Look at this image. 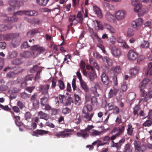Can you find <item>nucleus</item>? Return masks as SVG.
<instances>
[{"label": "nucleus", "instance_id": "obj_54", "mask_svg": "<svg viewBox=\"0 0 152 152\" xmlns=\"http://www.w3.org/2000/svg\"><path fill=\"white\" fill-rule=\"evenodd\" d=\"M71 111V109L67 107L63 108L62 110V113L65 115L69 113Z\"/></svg>", "mask_w": 152, "mask_h": 152}, {"label": "nucleus", "instance_id": "obj_16", "mask_svg": "<svg viewBox=\"0 0 152 152\" xmlns=\"http://www.w3.org/2000/svg\"><path fill=\"white\" fill-rule=\"evenodd\" d=\"M48 132V131L42 129H37L33 132L32 135L38 137L39 135L42 136L44 134H47Z\"/></svg>", "mask_w": 152, "mask_h": 152}, {"label": "nucleus", "instance_id": "obj_22", "mask_svg": "<svg viewBox=\"0 0 152 152\" xmlns=\"http://www.w3.org/2000/svg\"><path fill=\"white\" fill-rule=\"evenodd\" d=\"M150 81V80L148 78H145L143 81L141 82L139 85L140 88L144 89L145 88V86L147 85L148 83Z\"/></svg>", "mask_w": 152, "mask_h": 152}, {"label": "nucleus", "instance_id": "obj_5", "mask_svg": "<svg viewBox=\"0 0 152 152\" xmlns=\"http://www.w3.org/2000/svg\"><path fill=\"white\" fill-rule=\"evenodd\" d=\"M9 4L10 5L8 8V11H14L16 7L18 8L22 4V2L16 0H10L9 1Z\"/></svg>", "mask_w": 152, "mask_h": 152}, {"label": "nucleus", "instance_id": "obj_27", "mask_svg": "<svg viewBox=\"0 0 152 152\" xmlns=\"http://www.w3.org/2000/svg\"><path fill=\"white\" fill-rule=\"evenodd\" d=\"M49 0H36V2L39 5L41 6H45Z\"/></svg>", "mask_w": 152, "mask_h": 152}, {"label": "nucleus", "instance_id": "obj_42", "mask_svg": "<svg viewBox=\"0 0 152 152\" xmlns=\"http://www.w3.org/2000/svg\"><path fill=\"white\" fill-rule=\"evenodd\" d=\"M18 18L16 17H12L7 18V20L9 22L14 23L18 20Z\"/></svg>", "mask_w": 152, "mask_h": 152}, {"label": "nucleus", "instance_id": "obj_50", "mask_svg": "<svg viewBox=\"0 0 152 152\" xmlns=\"http://www.w3.org/2000/svg\"><path fill=\"white\" fill-rule=\"evenodd\" d=\"M112 69L115 72L118 73L121 72V69L119 66H117L112 68Z\"/></svg>", "mask_w": 152, "mask_h": 152}, {"label": "nucleus", "instance_id": "obj_31", "mask_svg": "<svg viewBox=\"0 0 152 152\" xmlns=\"http://www.w3.org/2000/svg\"><path fill=\"white\" fill-rule=\"evenodd\" d=\"M152 68V62H150L148 64V67L144 69L145 75L147 76L149 75V71Z\"/></svg>", "mask_w": 152, "mask_h": 152}, {"label": "nucleus", "instance_id": "obj_61", "mask_svg": "<svg viewBox=\"0 0 152 152\" xmlns=\"http://www.w3.org/2000/svg\"><path fill=\"white\" fill-rule=\"evenodd\" d=\"M97 46L100 48L101 49L103 53H105V52H106V50H105L104 47V46L101 43H98L97 44Z\"/></svg>", "mask_w": 152, "mask_h": 152}, {"label": "nucleus", "instance_id": "obj_48", "mask_svg": "<svg viewBox=\"0 0 152 152\" xmlns=\"http://www.w3.org/2000/svg\"><path fill=\"white\" fill-rule=\"evenodd\" d=\"M85 65L86 64L85 63L83 62L82 61H81L80 65V69L83 74V71H84L85 70V71H86V70L85 68Z\"/></svg>", "mask_w": 152, "mask_h": 152}, {"label": "nucleus", "instance_id": "obj_11", "mask_svg": "<svg viewBox=\"0 0 152 152\" xmlns=\"http://www.w3.org/2000/svg\"><path fill=\"white\" fill-rule=\"evenodd\" d=\"M138 55V53L134 50H130L127 54V57L129 60L134 61L136 60Z\"/></svg>", "mask_w": 152, "mask_h": 152}, {"label": "nucleus", "instance_id": "obj_21", "mask_svg": "<svg viewBox=\"0 0 152 152\" xmlns=\"http://www.w3.org/2000/svg\"><path fill=\"white\" fill-rule=\"evenodd\" d=\"M140 68L135 66L130 70V75L132 77H134L137 74L140 70Z\"/></svg>", "mask_w": 152, "mask_h": 152}, {"label": "nucleus", "instance_id": "obj_62", "mask_svg": "<svg viewBox=\"0 0 152 152\" xmlns=\"http://www.w3.org/2000/svg\"><path fill=\"white\" fill-rule=\"evenodd\" d=\"M32 104L34 107L35 108H38L39 106V102L38 100H37L32 101Z\"/></svg>", "mask_w": 152, "mask_h": 152}, {"label": "nucleus", "instance_id": "obj_51", "mask_svg": "<svg viewBox=\"0 0 152 152\" xmlns=\"http://www.w3.org/2000/svg\"><path fill=\"white\" fill-rule=\"evenodd\" d=\"M0 108L5 111H10L11 110V109L9 107L8 105H6L4 106L0 103Z\"/></svg>", "mask_w": 152, "mask_h": 152}, {"label": "nucleus", "instance_id": "obj_43", "mask_svg": "<svg viewBox=\"0 0 152 152\" xmlns=\"http://www.w3.org/2000/svg\"><path fill=\"white\" fill-rule=\"evenodd\" d=\"M144 89H141L140 88V90L141 94H140V96L142 97H146L147 96L148 97V93L147 94V92L143 90Z\"/></svg>", "mask_w": 152, "mask_h": 152}, {"label": "nucleus", "instance_id": "obj_15", "mask_svg": "<svg viewBox=\"0 0 152 152\" xmlns=\"http://www.w3.org/2000/svg\"><path fill=\"white\" fill-rule=\"evenodd\" d=\"M50 86L49 84L40 85L39 88L41 91V94L45 96L49 95L48 91Z\"/></svg>", "mask_w": 152, "mask_h": 152}, {"label": "nucleus", "instance_id": "obj_47", "mask_svg": "<svg viewBox=\"0 0 152 152\" xmlns=\"http://www.w3.org/2000/svg\"><path fill=\"white\" fill-rule=\"evenodd\" d=\"M118 129L119 131L117 134L119 136L123 133L125 130V127L123 126L120 128H118Z\"/></svg>", "mask_w": 152, "mask_h": 152}, {"label": "nucleus", "instance_id": "obj_34", "mask_svg": "<svg viewBox=\"0 0 152 152\" xmlns=\"http://www.w3.org/2000/svg\"><path fill=\"white\" fill-rule=\"evenodd\" d=\"M140 106L139 105H136L133 108V113L134 115H137V116L139 115L138 114V111L140 110Z\"/></svg>", "mask_w": 152, "mask_h": 152}, {"label": "nucleus", "instance_id": "obj_23", "mask_svg": "<svg viewBox=\"0 0 152 152\" xmlns=\"http://www.w3.org/2000/svg\"><path fill=\"white\" fill-rule=\"evenodd\" d=\"M49 98V95L45 96L40 99V104L41 106H44L48 102Z\"/></svg>", "mask_w": 152, "mask_h": 152}, {"label": "nucleus", "instance_id": "obj_29", "mask_svg": "<svg viewBox=\"0 0 152 152\" xmlns=\"http://www.w3.org/2000/svg\"><path fill=\"white\" fill-rule=\"evenodd\" d=\"M128 128L127 129V134L130 136L132 135L133 132V130L134 128H133L132 124L130 123L128 125Z\"/></svg>", "mask_w": 152, "mask_h": 152}, {"label": "nucleus", "instance_id": "obj_8", "mask_svg": "<svg viewBox=\"0 0 152 152\" xmlns=\"http://www.w3.org/2000/svg\"><path fill=\"white\" fill-rule=\"evenodd\" d=\"M143 22V20L142 18H139L132 22V26L134 28L137 30L141 28Z\"/></svg>", "mask_w": 152, "mask_h": 152}, {"label": "nucleus", "instance_id": "obj_52", "mask_svg": "<svg viewBox=\"0 0 152 152\" xmlns=\"http://www.w3.org/2000/svg\"><path fill=\"white\" fill-rule=\"evenodd\" d=\"M145 58V56L144 55H141L137 59V63L138 64H140L141 62L143 61Z\"/></svg>", "mask_w": 152, "mask_h": 152}, {"label": "nucleus", "instance_id": "obj_14", "mask_svg": "<svg viewBox=\"0 0 152 152\" xmlns=\"http://www.w3.org/2000/svg\"><path fill=\"white\" fill-rule=\"evenodd\" d=\"M126 15V12L123 10H119L115 13V15L116 19L120 20L123 19Z\"/></svg>", "mask_w": 152, "mask_h": 152}, {"label": "nucleus", "instance_id": "obj_60", "mask_svg": "<svg viewBox=\"0 0 152 152\" xmlns=\"http://www.w3.org/2000/svg\"><path fill=\"white\" fill-rule=\"evenodd\" d=\"M127 36L130 37L132 36L134 34V31L132 29H129L127 31Z\"/></svg>", "mask_w": 152, "mask_h": 152}, {"label": "nucleus", "instance_id": "obj_30", "mask_svg": "<svg viewBox=\"0 0 152 152\" xmlns=\"http://www.w3.org/2000/svg\"><path fill=\"white\" fill-rule=\"evenodd\" d=\"M32 53L30 51H26L21 53L20 54V56L21 57H23L28 58L32 55Z\"/></svg>", "mask_w": 152, "mask_h": 152}, {"label": "nucleus", "instance_id": "obj_9", "mask_svg": "<svg viewBox=\"0 0 152 152\" xmlns=\"http://www.w3.org/2000/svg\"><path fill=\"white\" fill-rule=\"evenodd\" d=\"M69 21L70 22V24L68 25V27H71L73 24L76 25V24L80 23H82V22L80 19L76 17V16L75 15H70L69 18Z\"/></svg>", "mask_w": 152, "mask_h": 152}, {"label": "nucleus", "instance_id": "obj_28", "mask_svg": "<svg viewBox=\"0 0 152 152\" xmlns=\"http://www.w3.org/2000/svg\"><path fill=\"white\" fill-rule=\"evenodd\" d=\"M124 152H132V150L131 148V145L128 143L125 145L124 147Z\"/></svg>", "mask_w": 152, "mask_h": 152}, {"label": "nucleus", "instance_id": "obj_1", "mask_svg": "<svg viewBox=\"0 0 152 152\" xmlns=\"http://www.w3.org/2000/svg\"><path fill=\"white\" fill-rule=\"evenodd\" d=\"M94 126L92 125H88L85 129L80 130L79 132L76 134L77 136L79 137H82L83 138H86L89 136L90 133L91 135L96 136L99 135L102 132L94 130L93 128Z\"/></svg>", "mask_w": 152, "mask_h": 152}, {"label": "nucleus", "instance_id": "obj_59", "mask_svg": "<svg viewBox=\"0 0 152 152\" xmlns=\"http://www.w3.org/2000/svg\"><path fill=\"white\" fill-rule=\"evenodd\" d=\"M149 99V97L146 96V97H144V98L140 99L139 101V103H140L145 102L148 101Z\"/></svg>", "mask_w": 152, "mask_h": 152}, {"label": "nucleus", "instance_id": "obj_56", "mask_svg": "<svg viewBox=\"0 0 152 152\" xmlns=\"http://www.w3.org/2000/svg\"><path fill=\"white\" fill-rule=\"evenodd\" d=\"M110 140V137L108 136H106L104 137L103 139V140L104 142L102 143V144H104V145L106 144Z\"/></svg>", "mask_w": 152, "mask_h": 152}, {"label": "nucleus", "instance_id": "obj_13", "mask_svg": "<svg viewBox=\"0 0 152 152\" xmlns=\"http://www.w3.org/2000/svg\"><path fill=\"white\" fill-rule=\"evenodd\" d=\"M101 80L104 86H108L109 83V79L107 75L105 72H102L100 75Z\"/></svg>", "mask_w": 152, "mask_h": 152}, {"label": "nucleus", "instance_id": "obj_35", "mask_svg": "<svg viewBox=\"0 0 152 152\" xmlns=\"http://www.w3.org/2000/svg\"><path fill=\"white\" fill-rule=\"evenodd\" d=\"M152 125V120L148 119L147 120L142 124L144 127H149Z\"/></svg>", "mask_w": 152, "mask_h": 152}, {"label": "nucleus", "instance_id": "obj_44", "mask_svg": "<svg viewBox=\"0 0 152 152\" xmlns=\"http://www.w3.org/2000/svg\"><path fill=\"white\" fill-rule=\"evenodd\" d=\"M92 144L93 146L96 145L97 148L99 147L100 146L104 145V144H102V141L99 140L94 142L92 143Z\"/></svg>", "mask_w": 152, "mask_h": 152}, {"label": "nucleus", "instance_id": "obj_37", "mask_svg": "<svg viewBox=\"0 0 152 152\" xmlns=\"http://www.w3.org/2000/svg\"><path fill=\"white\" fill-rule=\"evenodd\" d=\"M150 45L149 42L148 41L144 40L143 42L140 45V47L142 48H148Z\"/></svg>", "mask_w": 152, "mask_h": 152}, {"label": "nucleus", "instance_id": "obj_39", "mask_svg": "<svg viewBox=\"0 0 152 152\" xmlns=\"http://www.w3.org/2000/svg\"><path fill=\"white\" fill-rule=\"evenodd\" d=\"M142 5L140 3L136 6L134 8V12H141L142 10Z\"/></svg>", "mask_w": 152, "mask_h": 152}, {"label": "nucleus", "instance_id": "obj_10", "mask_svg": "<svg viewBox=\"0 0 152 152\" xmlns=\"http://www.w3.org/2000/svg\"><path fill=\"white\" fill-rule=\"evenodd\" d=\"M111 53L114 56L118 57L121 55L122 51L119 47L113 46L112 47Z\"/></svg>", "mask_w": 152, "mask_h": 152}, {"label": "nucleus", "instance_id": "obj_19", "mask_svg": "<svg viewBox=\"0 0 152 152\" xmlns=\"http://www.w3.org/2000/svg\"><path fill=\"white\" fill-rule=\"evenodd\" d=\"M106 20L108 21L113 23L115 21L114 15L110 12H107L105 15Z\"/></svg>", "mask_w": 152, "mask_h": 152}, {"label": "nucleus", "instance_id": "obj_36", "mask_svg": "<svg viewBox=\"0 0 152 152\" xmlns=\"http://www.w3.org/2000/svg\"><path fill=\"white\" fill-rule=\"evenodd\" d=\"M23 62V61L21 58H17L13 60L12 61V63L13 64L19 65L21 64Z\"/></svg>", "mask_w": 152, "mask_h": 152}, {"label": "nucleus", "instance_id": "obj_40", "mask_svg": "<svg viewBox=\"0 0 152 152\" xmlns=\"http://www.w3.org/2000/svg\"><path fill=\"white\" fill-rule=\"evenodd\" d=\"M58 86L59 87L61 90H63L65 88V85L64 83L61 80H58Z\"/></svg>", "mask_w": 152, "mask_h": 152}, {"label": "nucleus", "instance_id": "obj_3", "mask_svg": "<svg viewBox=\"0 0 152 152\" xmlns=\"http://www.w3.org/2000/svg\"><path fill=\"white\" fill-rule=\"evenodd\" d=\"M86 67L88 71H83V75L90 80L93 81L97 77L95 69L93 66L89 65H87Z\"/></svg>", "mask_w": 152, "mask_h": 152}, {"label": "nucleus", "instance_id": "obj_53", "mask_svg": "<svg viewBox=\"0 0 152 152\" xmlns=\"http://www.w3.org/2000/svg\"><path fill=\"white\" fill-rule=\"evenodd\" d=\"M26 11H19L16 12H15L13 13V15L14 16L16 15H26Z\"/></svg>", "mask_w": 152, "mask_h": 152}, {"label": "nucleus", "instance_id": "obj_49", "mask_svg": "<svg viewBox=\"0 0 152 152\" xmlns=\"http://www.w3.org/2000/svg\"><path fill=\"white\" fill-rule=\"evenodd\" d=\"M39 67L38 65H35L34 67L30 70V72L31 73H34L38 71Z\"/></svg>", "mask_w": 152, "mask_h": 152}, {"label": "nucleus", "instance_id": "obj_46", "mask_svg": "<svg viewBox=\"0 0 152 152\" xmlns=\"http://www.w3.org/2000/svg\"><path fill=\"white\" fill-rule=\"evenodd\" d=\"M16 75L15 73L13 71L8 72L7 74V76L9 78H14Z\"/></svg>", "mask_w": 152, "mask_h": 152}, {"label": "nucleus", "instance_id": "obj_18", "mask_svg": "<svg viewBox=\"0 0 152 152\" xmlns=\"http://www.w3.org/2000/svg\"><path fill=\"white\" fill-rule=\"evenodd\" d=\"M94 22V23H96V24H95L94 25V28L96 31H98L103 30L104 27L100 21L98 20H95Z\"/></svg>", "mask_w": 152, "mask_h": 152}, {"label": "nucleus", "instance_id": "obj_24", "mask_svg": "<svg viewBox=\"0 0 152 152\" xmlns=\"http://www.w3.org/2000/svg\"><path fill=\"white\" fill-rule=\"evenodd\" d=\"M80 83L82 89L85 91L88 92L89 91V88L86 83L83 80L80 81Z\"/></svg>", "mask_w": 152, "mask_h": 152}, {"label": "nucleus", "instance_id": "obj_7", "mask_svg": "<svg viewBox=\"0 0 152 152\" xmlns=\"http://www.w3.org/2000/svg\"><path fill=\"white\" fill-rule=\"evenodd\" d=\"M31 49L34 51L32 52V54L34 56L40 54L41 53H43L45 52V49L42 47H40L39 45H35L31 47Z\"/></svg>", "mask_w": 152, "mask_h": 152}, {"label": "nucleus", "instance_id": "obj_58", "mask_svg": "<svg viewBox=\"0 0 152 152\" xmlns=\"http://www.w3.org/2000/svg\"><path fill=\"white\" fill-rule=\"evenodd\" d=\"M25 119L28 121L31 118V115L30 112H26L25 114Z\"/></svg>", "mask_w": 152, "mask_h": 152}, {"label": "nucleus", "instance_id": "obj_38", "mask_svg": "<svg viewBox=\"0 0 152 152\" xmlns=\"http://www.w3.org/2000/svg\"><path fill=\"white\" fill-rule=\"evenodd\" d=\"M20 97L23 99H26L30 97V95L28 94L25 92H21L20 94Z\"/></svg>", "mask_w": 152, "mask_h": 152}, {"label": "nucleus", "instance_id": "obj_63", "mask_svg": "<svg viewBox=\"0 0 152 152\" xmlns=\"http://www.w3.org/2000/svg\"><path fill=\"white\" fill-rule=\"evenodd\" d=\"M76 75L77 78L79 80L80 82L83 80L82 78V77L81 73L80 72V69L78 70L77 72Z\"/></svg>", "mask_w": 152, "mask_h": 152}, {"label": "nucleus", "instance_id": "obj_17", "mask_svg": "<svg viewBox=\"0 0 152 152\" xmlns=\"http://www.w3.org/2000/svg\"><path fill=\"white\" fill-rule=\"evenodd\" d=\"M119 91V89L116 86H114L113 89H111L108 94V98H111L114 96H116Z\"/></svg>", "mask_w": 152, "mask_h": 152}, {"label": "nucleus", "instance_id": "obj_57", "mask_svg": "<svg viewBox=\"0 0 152 152\" xmlns=\"http://www.w3.org/2000/svg\"><path fill=\"white\" fill-rule=\"evenodd\" d=\"M91 99V103L94 106L97 104V99L95 97H92Z\"/></svg>", "mask_w": 152, "mask_h": 152}, {"label": "nucleus", "instance_id": "obj_33", "mask_svg": "<svg viewBox=\"0 0 152 152\" xmlns=\"http://www.w3.org/2000/svg\"><path fill=\"white\" fill-rule=\"evenodd\" d=\"M136 97V94L133 92L129 93L127 95V98L129 100L131 101L134 99Z\"/></svg>", "mask_w": 152, "mask_h": 152}, {"label": "nucleus", "instance_id": "obj_55", "mask_svg": "<svg viewBox=\"0 0 152 152\" xmlns=\"http://www.w3.org/2000/svg\"><path fill=\"white\" fill-rule=\"evenodd\" d=\"M35 87L34 86L27 87L25 88V90L27 92L31 93L34 89Z\"/></svg>", "mask_w": 152, "mask_h": 152}, {"label": "nucleus", "instance_id": "obj_20", "mask_svg": "<svg viewBox=\"0 0 152 152\" xmlns=\"http://www.w3.org/2000/svg\"><path fill=\"white\" fill-rule=\"evenodd\" d=\"M38 116L40 119H44L47 121L49 118V116L46 113L42 111H40L38 113Z\"/></svg>", "mask_w": 152, "mask_h": 152}, {"label": "nucleus", "instance_id": "obj_26", "mask_svg": "<svg viewBox=\"0 0 152 152\" xmlns=\"http://www.w3.org/2000/svg\"><path fill=\"white\" fill-rule=\"evenodd\" d=\"M18 53L16 51H13L9 53L7 57L8 59H11L16 57L18 55Z\"/></svg>", "mask_w": 152, "mask_h": 152}, {"label": "nucleus", "instance_id": "obj_32", "mask_svg": "<svg viewBox=\"0 0 152 152\" xmlns=\"http://www.w3.org/2000/svg\"><path fill=\"white\" fill-rule=\"evenodd\" d=\"M75 103L76 106H79L81 103V99L79 96L77 94L75 95Z\"/></svg>", "mask_w": 152, "mask_h": 152}, {"label": "nucleus", "instance_id": "obj_4", "mask_svg": "<svg viewBox=\"0 0 152 152\" xmlns=\"http://www.w3.org/2000/svg\"><path fill=\"white\" fill-rule=\"evenodd\" d=\"M19 36V34L18 33H9L4 35V40L9 41L12 40V43L15 45V46L19 44V42H17L16 43H14L15 39L16 37Z\"/></svg>", "mask_w": 152, "mask_h": 152}, {"label": "nucleus", "instance_id": "obj_41", "mask_svg": "<svg viewBox=\"0 0 152 152\" xmlns=\"http://www.w3.org/2000/svg\"><path fill=\"white\" fill-rule=\"evenodd\" d=\"M26 15L29 16H33L36 15L37 12L34 10L26 11Z\"/></svg>", "mask_w": 152, "mask_h": 152}, {"label": "nucleus", "instance_id": "obj_64", "mask_svg": "<svg viewBox=\"0 0 152 152\" xmlns=\"http://www.w3.org/2000/svg\"><path fill=\"white\" fill-rule=\"evenodd\" d=\"M93 54L94 57L97 59H100L102 58V56L99 53L97 52L94 53H93Z\"/></svg>", "mask_w": 152, "mask_h": 152}, {"label": "nucleus", "instance_id": "obj_6", "mask_svg": "<svg viewBox=\"0 0 152 152\" xmlns=\"http://www.w3.org/2000/svg\"><path fill=\"white\" fill-rule=\"evenodd\" d=\"M73 131L74 130L71 129H65L63 131L56 134L55 135L58 138L68 137L72 135L70 132H73Z\"/></svg>", "mask_w": 152, "mask_h": 152}, {"label": "nucleus", "instance_id": "obj_2", "mask_svg": "<svg viewBox=\"0 0 152 152\" xmlns=\"http://www.w3.org/2000/svg\"><path fill=\"white\" fill-rule=\"evenodd\" d=\"M93 107L91 104H87L84 106L82 109L83 117L86 121H91V118L94 115V113H91L93 110Z\"/></svg>", "mask_w": 152, "mask_h": 152}, {"label": "nucleus", "instance_id": "obj_25", "mask_svg": "<svg viewBox=\"0 0 152 152\" xmlns=\"http://www.w3.org/2000/svg\"><path fill=\"white\" fill-rule=\"evenodd\" d=\"M94 10L98 17L100 18H101L102 17V13L99 8L97 7L94 6Z\"/></svg>", "mask_w": 152, "mask_h": 152}, {"label": "nucleus", "instance_id": "obj_45", "mask_svg": "<svg viewBox=\"0 0 152 152\" xmlns=\"http://www.w3.org/2000/svg\"><path fill=\"white\" fill-rule=\"evenodd\" d=\"M104 61H106L107 64L109 66H111L112 64V61L111 59L109 58L106 57L104 58L103 59Z\"/></svg>", "mask_w": 152, "mask_h": 152}, {"label": "nucleus", "instance_id": "obj_12", "mask_svg": "<svg viewBox=\"0 0 152 152\" xmlns=\"http://www.w3.org/2000/svg\"><path fill=\"white\" fill-rule=\"evenodd\" d=\"M135 151L137 152H143L146 149V147L145 145H141L140 142H137L134 144Z\"/></svg>", "mask_w": 152, "mask_h": 152}]
</instances>
